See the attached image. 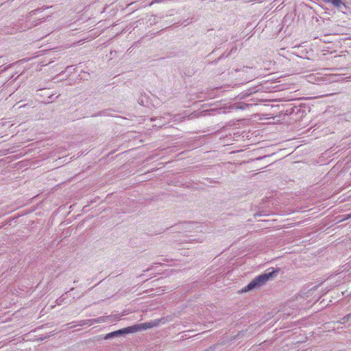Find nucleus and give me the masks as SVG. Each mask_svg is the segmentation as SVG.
Segmentation results:
<instances>
[{
    "label": "nucleus",
    "mask_w": 351,
    "mask_h": 351,
    "mask_svg": "<svg viewBox=\"0 0 351 351\" xmlns=\"http://www.w3.org/2000/svg\"><path fill=\"white\" fill-rule=\"evenodd\" d=\"M274 272L275 271H272L268 274H264L257 276L243 289V291H247L264 285L271 277L273 276Z\"/></svg>",
    "instance_id": "nucleus-2"
},
{
    "label": "nucleus",
    "mask_w": 351,
    "mask_h": 351,
    "mask_svg": "<svg viewBox=\"0 0 351 351\" xmlns=\"http://www.w3.org/2000/svg\"><path fill=\"white\" fill-rule=\"evenodd\" d=\"M157 326V323L155 322L144 323L142 324V328L144 329L150 328Z\"/></svg>",
    "instance_id": "nucleus-5"
},
{
    "label": "nucleus",
    "mask_w": 351,
    "mask_h": 351,
    "mask_svg": "<svg viewBox=\"0 0 351 351\" xmlns=\"http://www.w3.org/2000/svg\"><path fill=\"white\" fill-rule=\"evenodd\" d=\"M247 69H251L248 68V67H246L245 70L247 71Z\"/></svg>",
    "instance_id": "nucleus-8"
},
{
    "label": "nucleus",
    "mask_w": 351,
    "mask_h": 351,
    "mask_svg": "<svg viewBox=\"0 0 351 351\" xmlns=\"http://www.w3.org/2000/svg\"><path fill=\"white\" fill-rule=\"evenodd\" d=\"M188 241L192 242V241H195V240H194V239H193V240H192V239H190V240H189Z\"/></svg>",
    "instance_id": "nucleus-7"
},
{
    "label": "nucleus",
    "mask_w": 351,
    "mask_h": 351,
    "mask_svg": "<svg viewBox=\"0 0 351 351\" xmlns=\"http://www.w3.org/2000/svg\"><path fill=\"white\" fill-rule=\"evenodd\" d=\"M173 118H174V117L172 114H171L169 113H167V114H165L162 117H160L159 118H158V117L152 118L151 120L153 121H158V123L154 124V125L160 128V127L169 123L171 121V120L173 119Z\"/></svg>",
    "instance_id": "nucleus-3"
},
{
    "label": "nucleus",
    "mask_w": 351,
    "mask_h": 351,
    "mask_svg": "<svg viewBox=\"0 0 351 351\" xmlns=\"http://www.w3.org/2000/svg\"><path fill=\"white\" fill-rule=\"evenodd\" d=\"M349 218H351V213L346 215V219H349Z\"/></svg>",
    "instance_id": "nucleus-6"
},
{
    "label": "nucleus",
    "mask_w": 351,
    "mask_h": 351,
    "mask_svg": "<svg viewBox=\"0 0 351 351\" xmlns=\"http://www.w3.org/2000/svg\"><path fill=\"white\" fill-rule=\"evenodd\" d=\"M174 230H181L183 232H202V224L195 221H184L173 227Z\"/></svg>",
    "instance_id": "nucleus-1"
},
{
    "label": "nucleus",
    "mask_w": 351,
    "mask_h": 351,
    "mask_svg": "<svg viewBox=\"0 0 351 351\" xmlns=\"http://www.w3.org/2000/svg\"><path fill=\"white\" fill-rule=\"evenodd\" d=\"M125 330H127L128 332L130 331L129 328H125V329H123V330H117V331L112 332H110V333L106 335L105 337H104V339H106V340L109 339H110L112 337L117 336L119 334L124 333L125 332Z\"/></svg>",
    "instance_id": "nucleus-4"
}]
</instances>
